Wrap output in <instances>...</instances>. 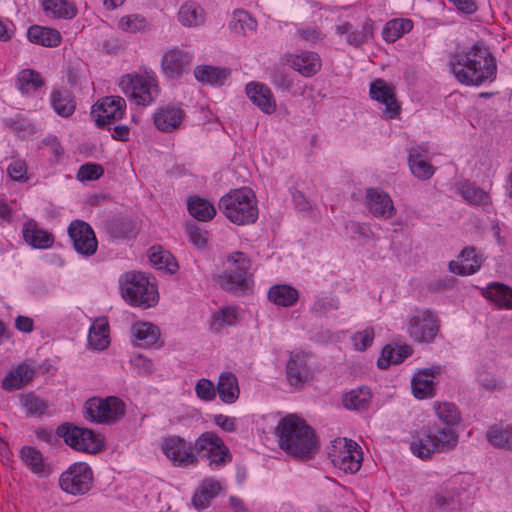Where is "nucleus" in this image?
<instances>
[{"label": "nucleus", "mask_w": 512, "mask_h": 512, "mask_svg": "<svg viewBox=\"0 0 512 512\" xmlns=\"http://www.w3.org/2000/svg\"><path fill=\"white\" fill-rule=\"evenodd\" d=\"M148 256L151 264L158 270H165L173 274L178 269V263L174 256L168 251L162 250L161 247H152Z\"/></svg>", "instance_id": "79ce46f5"}, {"label": "nucleus", "mask_w": 512, "mask_h": 512, "mask_svg": "<svg viewBox=\"0 0 512 512\" xmlns=\"http://www.w3.org/2000/svg\"><path fill=\"white\" fill-rule=\"evenodd\" d=\"M187 232H188L190 241L194 245H196L198 247H203L206 245V243H207L206 232H203L198 226L189 225L187 227Z\"/></svg>", "instance_id": "338daca9"}, {"label": "nucleus", "mask_w": 512, "mask_h": 512, "mask_svg": "<svg viewBox=\"0 0 512 512\" xmlns=\"http://www.w3.org/2000/svg\"><path fill=\"white\" fill-rule=\"evenodd\" d=\"M23 462L34 472L41 473L44 470L43 456L40 451L32 447H23L21 450Z\"/></svg>", "instance_id": "5fc2aeb1"}, {"label": "nucleus", "mask_w": 512, "mask_h": 512, "mask_svg": "<svg viewBox=\"0 0 512 512\" xmlns=\"http://www.w3.org/2000/svg\"><path fill=\"white\" fill-rule=\"evenodd\" d=\"M21 402L27 413L30 415H43L48 408L47 403L34 393L23 395L21 397Z\"/></svg>", "instance_id": "6e6d98bb"}, {"label": "nucleus", "mask_w": 512, "mask_h": 512, "mask_svg": "<svg viewBox=\"0 0 512 512\" xmlns=\"http://www.w3.org/2000/svg\"><path fill=\"white\" fill-rule=\"evenodd\" d=\"M365 198L367 208L373 216L390 219L396 214V208L387 192L379 188H368Z\"/></svg>", "instance_id": "6ab92c4d"}, {"label": "nucleus", "mask_w": 512, "mask_h": 512, "mask_svg": "<svg viewBox=\"0 0 512 512\" xmlns=\"http://www.w3.org/2000/svg\"><path fill=\"white\" fill-rule=\"evenodd\" d=\"M298 298V291L294 287L286 284L274 285L268 291L269 301L277 306H293L297 302Z\"/></svg>", "instance_id": "f704fd0d"}, {"label": "nucleus", "mask_w": 512, "mask_h": 512, "mask_svg": "<svg viewBox=\"0 0 512 512\" xmlns=\"http://www.w3.org/2000/svg\"><path fill=\"white\" fill-rule=\"evenodd\" d=\"M121 295L133 306L148 308L158 302L156 286L141 272H126L119 280Z\"/></svg>", "instance_id": "20e7f679"}, {"label": "nucleus", "mask_w": 512, "mask_h": 512, "mask_svg": "<svg viewBox=\"0 0 512 512\" xmlns=\"http://www.w3.org/2000/svg\"><path fill=\"white\" fill-rule=\"evenodd\" d=\"M35 372L32 365L27 362L21 363L6 375L2 381V388L9 392L21 389L33 380Z\"/></svg>", "instance_id": "393cba45"}, {"label": "nucleus", "mask_w": 512, "mask_h": 512, "mask_svg": "<svg viewBox=\"0 0 512 512\" xmlns=\"http://www.w3.org/2000/svg\"><path fill=\"white\" fill-rule=\"evenodd\" d=\"M27 37L30 42L45 47H56L61 42L59 31L38 25H33L28 29Z\"/></svg>", "instance_id": "473e14b6"}, {"label": "nucleus", "mask_w": 512, "mask_h": 512, "mask_svg": "<svg viewBox=\"0 0 512 512\" xmlns=\"http://www.w3.org/2000/svg\"><path fill=\"white\" fill-rule=\"evenodd\" d=\"M187 208L192 217L199 221H209L214 218L216 209L208 200L192 196L187 200Z\"/></svg>", "instance_id": "e433bc0d"}, {"label": "nucleus", "mask_w": 512, "mask_h": 512, "mask_svg": "<svg viewBox=\"0 0 512 512\" xmlns=\"http://www.w3.org/2000/svg\"><path fill=\"white\" fill-rule=\"evenodd\" d=\"M437 369H423L412 378V392L418 399L431 398L434 396V376L439 373Z\"/></svg>", "instance_id": "cd10ccee"}, {"label": "nucleus", "mask_w": 512, "mask_h": 512, "mask_svg": "<svg viewBox=\"0 0 512 512\" xmlns=\"http://www.w3.org/2000/svg\"><path fill=\"white\" fill-rule=\"evenodd\" d=\"M461 196L472 205L488 206L490 204V196L483 189L475 186L470 182L460 183L458 188Z\"/></svg>", "instance_id": "a18cd8bd"}, {"label": "nucleus", "mask_w": 512, "mask_h": 512, "mask_svg": "<svg viewBox=\"0 0 512 512\" xmlns=\"http://www.w3.org/2000/svg\"><path fill=\"white\" fill-rule=\"evenodd\" d=\"M286 373L288 382L294 386L312 379L313 373L307 364V355L303 351H295L290 354Z\"/></svg>", "instance_id": "412c9836"}, {"label": "nucleus", "mask_w": 512, "mask_h": 512, "mask_svg": "<svg viewBox=\"0 0 512 512\" xmlns=\"http://www.w3.org/2000/svg\"><path fill=\"white\" fill-rule=\"evenodd\" d=\"M126 102L120 96H107L93 105L91 116L97 126H105L120 120L125 112Z\"/></svg>", "instance_id": "2eb2a0df"}, {"label": "nucleus", "mask_w": 512, "mask_h": 512, "mask_svg": "<svg viewBox=\"0 0 512 512\" xmlns=\"http://www.w3.org/2000/svg\"><path fill=\"white\" fill-rule=\"evenodd\" d=\"M192 60L193 57L189 52L173 48L164 53L161 67L167 77L175 78L189 70Z\"/></svg>", "instance_id": "aec40b11"}, {"label": "nucleus", "mask_w": 512, "mask_h": 512, "mask_svg": "<svg viewBox=\"0 0 512 512\" xmlns=\"http://www.w3.org/2000/svg\"><path fill=\"white\" fill-rule=\"evenodd\" d=\"M125 412V403L114 396L105 399L93 397L84 405L85 419L101 424H113L123 418Z\"/></svg>", "instance_id": "0eeeda50"}, {"label": "nucleus", "mask_w": 512, "mask_h": 512, "mask_svg": "<svg viewBox=\"0 0 512 512\" xmlns=\"http://www.w3.org/2000/svg\"><path fill=\"white\" fill-rule=\"evenodd\" d=\"M337 308V300L330 296L318 298L313 306L312 311L317 314H325L326 312Z\"/></svg>", "instance_id": "69168bd1"}, {"label": "nucleus", "mask_w": 512, "mask_h": 512, "mask_svg": "<svg viewBox=\"0 0 512 512\" xmlns=\"http://www.w3.org/2000/svg\"><path fill=\"white\" fill-rule=\"evenodd\" d=\"M288 64L302 76L311 77L321 69V59L316 52L302 51L287 55Z\"/></svg>", "instance_id": "4be33fe9"}, {"label": "nucleus", "mask_w": 512, "mask_h": 512, "mask_svg": "<svg viewBox=\"0 0 512 512\" xmlns=\"http://www.w3.org/2000/svg\"><path fill=\"white\" fill-rule=\"evenodd\" d=\"M195 391L202 400L211 401L215 398L216 390L214 384L208 379H200L195 386Z\"/></svg>", "instance_id": "e2e57ef3"}, {"label": "nucleus", "mask_w": 512, "mask_h": 512, "mask_svg": "<svg viewBox=\"0 0 512 512\" xmlns=\"http://www.w3.org/2000/svg\"><path fill=\"white\" fill-rule=\"evenodd\" d=\"M483 295L499 308L512 309V288L498 282L488 284Z\"/></svg>", "instance_id": "72a5a7b5"}, {"label": "nucleus", "mask_w": 512, "mask_h": 512, "mask_svg": "<svg viewBox=\"0 0 512 512\" xmlns=\"http://www.w3.org/2000/svg\"><path fill=\"white\" fill-rule=\"evenodd\" d=\"M374 23L371 19H367L362 24L360 30H351L346 40L350 45L360 46L367 42L373 36Z\"/></svg>", "instance_id": "864d4df0"}, {"label": "nucleus", "mask_w": 512, "mask_h": 512, "mask_svg": "<svg viewBox=\"0 0 512 512\" xmlns=\"http://www.w3.org/2000/svg\"><path fill=\"white\" fill-rule=\"evenodd\" d=\"M459 261H451L449 269L459 275H471L477 272L483 262L481 254L476 253L474 247H466L462 250Z\"/></svg>", "instance_id": "b1692460"}, {"label": "nucleus", "mask_w": 512, "mask_h": 512, "mask_svg": "<svg viewBox=\"0 0 512 512\" xmlns=\"http://www.w3.org/2000/svg\"><path fill=\"white\" fill-rule=\"evenodd\" d=\"M412 353V348L408 345L393 347L387 345L383 348L381 357L378 359L377 364L381 369L388 368L391 364H399L403 362Z\"/></svg>", "instance_id": "4c0bfd02"}, {"label": "nucleus", "mask_w": 512, "mask_h": 512, "mask_svg": "<svg viewBox=\"0 0 512 512\" xmlns=\"http://www.w3.org/2000/svg\"><path fill=\"white\" fill-rule=\"evenodd\" d=\"M68 234L77 253L83 256H91L96 252L98 242L93 229L88 223L82 220L71 222L68 227Z\"/></svg>", "instance_id": "dca6fc26"}, {"label": "nucleus", "mask_w": 512, "mask_h": 512, "mask_svg": "<svg viewBox=\"0 0 512 512\" xmlns=\"http://www.w3.org/2000/svg\"><path fill=\"white\" fill-rule=\"evenodd\" d=\"M161 449L174 466L188 467L197 465L194 443L192 444L178 435H169L163 438Z\"/></svg>", "instance_id": "ddd939ff"}, {"label": "nucleus", "mask_w": 512, "mask_h": 512, "mask_svg": "<svg viewBox=\"0 0 512 512\" xmlns=\"http://www.w3.org/2000/svg\"><path fill=\"white\" fill-rule=\"evenodd\" d=\"M371 391L366 387L353 389L343 396V404L347 409L364 411L371 402Z\"/></svg>", "instance_id": "ea45409f"}, {"label": "nucleus", "mask_w": 512, "mask_h": 512, "mask_svg": "<svg viewBox=\"0 0 512 512\" xmlns=\"http://www.w3.org/2000/svg\"><path fill=\"white\" fill-rule=\"evenodd\" d=\"M374 335V329L371 327H367L363 331L354 334L352 340L355 349L359 351L366 350L372 344Z\"/></svg>", "instance_id": "052dcab7"}, {"label": "nucleus", "mask_w": 512, "mask_h": 512, "mask_svg": "<svg viewBox=\"0 0 512 512\" xmlns=\"http://www.w3.org/2000/svg\"><path fill=\"white\" fill-rule=\"evenodd\" d=\"M448 68L458 82L467 86L491 83L497 75L496 59L481 41L450 53Z\"/></svg>", "instance_id": "f257e3e1"}, {"label": "nucleus", "mask_w": 512, "mask_h": 512, "mask_svg": "<svg viewBox=\"0 0 512 512\" xmlns=\"http://www.w3.org/2000/svg\"><path fill=\"white\" fill-rule=\"evenodd\" d=\"M218 207L231 222L237 225L254 223L258 218L255 194L247 187L232 190L221 197Z\"/></svg>", "instance_id": "7ed1b4c3"}, {"label": "nucleus", "mask_w": 512, "mask_h": 512, "mask_svg": "<svg viewBox=\"0 0 512 512\" xmlns=\"http://www.w3.org/2000/svg\"><path fill=\"white\" fill-rule=\"evenodd\" d=\"M271 81L274 85L283 90H289L292 86L291 80L281 70H273L271 73Z\"/></svg>", "instance_id": "774afa93"}, {"label": "nucleus", "mask_w": 512, "mask_h": 512, "mask_svg": "<svg viewBox=\"0 0 512 512\" xmlns=\"http://www.w3.org/2000/svg\"><path fill=\"white\" fill-rule=\"evenodd\" d=\"M221 489L218 480L214 478L203 480L193 495L192 503L194 507L198 510L207 508L210 501L219 494Z\"/></svg>", "instance_id": "c756f323"}, {"label": "nucleus", "mask_w": 512, "mask_h": 512, "mask_svg": "<svg viewBox=\"0 0 512 512\" xmlns=\"http://www.w3.org/2000/svg\"><path fill=\"white\" fill-rule=\"evenodd\" d=\"M435 505L443 510H455L459 508V494L455 489L446 490L435 496Z\"/></svg>", "instance_id": "4d7b16f0"}, {"label": "nucleus", "mask_w": 512, "mask_h": 512, "mask_svg": "<svg viewBox=\"0 0 512 512\" xmlns=\"http://www.w3.org/2000/svg\"><path fill=\"white\" fill-rule=\"evenodd\" d=\"M195 78L204 84L222 85L229 75V70L210 65L197 66L194 70Z\"/></svg>", "instance_id": "58836bf2"}, {"label": "nucleus", "mask_w": 512, "mask_h": 512, "mask_svg": "<svg viewBox=\"0 0 512 512\" xmlns=\"http://www.w3.org/2000/svg\"><path fill=\"white\" fill-rule=\"evenodd\" d=\"M408 162L412 174L420 180H427L434 174V167L427 161V150L422 146L409 150Z\"/></svg>", "instance_id": "bb28decb"}, {"label": "nucleus", "mask_w": 512, "mask_h": 512, "mask_svg": "<svg viewBox=\"0 0 512 512\" xmlns=\"http://www.w3.org/2000/svg\"><path fill=\"white\" fill-rule=\"evenodd\" d=\"M130 362L139 375L147 376L154 372V364L152 360L146 358L142 354L134 355Z\"/></svg>", "instance_id": "680f3d73"}, {"label": "nucleus", "mask_w": 512, "mask_h": 512, "mask_svg": "<svg viewBox=\"0 0 512 512\" xmlns=\"http://www.w3.org/2000/svg\"><path fill=\"white\" fill-rule=\"evenodd\" d=\"M184 118V110L180 106L171 104L159 107L152 116L155 127L164 133H172L179 130Z\"/></svg>", "instance_id": "a211bd4d"}, {"label": "nucleus", "mask_w": 512, "mask_h": 512, "mask_svg": "<svg viewBox=\"0 0 512 512\" xmlns=\"http://www.w3.org/2000/svg\"><path fill=\"white\" fill-rule=\"evenodd\" d=\"M229 28L236 34L247 35L256 30L257 21L247 11L235 10L231 16Z\"/></svg>", "instance_id": "a19ab883"}, {"label": "nucleus", "mask_w": 512, "mask_h": 512, "mask_svg": "<svg viewBox=\"0 0 512 512\" xmlns=\"http://www.w3.org/2000/svg\"><path fill=\"white\" fill-rule=\"evenodd\" d=\"M458 440V434L450 427L434 431L429 429L423 437L414 439L411 451L421 459H428L435 452L444 453L455 449Z\"/></svg>", "instance_id": "39448f33"}, {"label": "nucleus", "mask_w": 512, "mask_h": 512, "mask_svg": "<svg viewBox=\"0 0 512 512\" xmlns=\"http://www.w3.org/2000/svg\"><path fill=\"white\" fill-rule=\"evenodd\" d=\"M46 15L54 18L71 19L76 15L75 6L67 0H42Z\"/></svg>", "instance_id": "c03bdc74"}, {"label": "nucleus", "mask_w": 512, "mask_h": 512, "mask_svg": "<svg viewBox=\"0 0 512 512\" xmlns=\"http://www.w3.org/2000/svg\"><path fill=\"white\" fill-rule=\"evenodd\" d=\"M22 234L25 242L35 249L50 248L54 242L53 235L42 229L33 219H28L24 223Z\"/></svg>", "instance_id": "5701e85b"}, {"label": "nucleus", "mask_w": 512, "mask_h": 512, "mask_svg": "<svg viewBox=\"0 0 512 512\" xmlns=\"http://www.w3.org/2000/svg\"><path fill=\"white\" fill-rule=\"evenodd\" d=\"M119 86L127 97L142 106L153 103L160 92L156 77L149 73L124 75Z\"/></svg>", "instance_id": "423d86ee"}, {"label": "nucleus", "mask_w": 512, "mask_h": 512, "mask_svg": "<svg viewBox=\"0 0 512 512\" xmlns=\"http://www.w3.org/2000/svg\"><path fill=\"white\" fill-rule=\"evenodd\" d=\"M328 456L335 467L351 474L360 469L363 460L359 445L347 438L333 440Z\"/></svg>", "instance_id": "1a4fd4ad"}, {"label": "nucleus", "mask_w": 512, "mask_h": 512, "mask_svg": "<svg viewBox=\"0 0 512 512\" xmlns=\"http://www.w3.org/2000/svg\"><path fill=\"white\" fill-rule=\"evenodd\" d=\"M51 104L54 111L62 117H69L75 111V102L68 90H54L51 94Z\"/></svg>", "instance_id": "37998d69"}, {"label": "nucleus", "mask_w": 512, "mask_h": 512, "mask_svg": "<svg viewBox=\"0 0 512 512\" xmlns=\"http://www.w3.org/2000/svg\"><path fill=\"white\" fill-rule=\"evenodd\" d=\"M206 13L202 6L195 1H186L178 11V21L185 27H198L205 23Z\"/></svg>", "instance_id": "c85d7f7f"}, {"label": "nucleus", "mask_w": 512, "mask_h": 512, "mask_svg": "<svg viewBox=\"0 0 512 512\" xmlns=\"http://www.w3.org/2000/svg\"><path fill=\"white\" fill-rule=\"evenodd\" d=\"M132 334L139 341V346L150 348L158 344L160 339L159 328L150 322H137L132 326Z\"/></svg>", "instance_id": "2f4dec72"}, {"label": "nucleus", "mask_w": 512, "mask_h": 512, "mask_svg": "<svg viewBox=\"0 0 512 512\" xmlns=\"http://www.w3.org/2000/svg\"><path fill=\"white\" fill-rule=\"evenodd\" d=\"M103 172L104 170L101 165L87 163L79 168L77 178L80 181L96 180L102 176Z\"/></svg>", "instance_id": "bf43d9fd"}, {"label": "nucleus", "mask_w": 512, "mask_h": 512, "mask_svg": "<svg viewBox=\"0 0 512 512\" xmlns=\"http://www.w3.org/2000/svg\"><path fill=\"white\" fill-rule=\"evenodd\" d=\"M249 99L264 113H273L276 109V101L271 90L264 84L251 82L246 86Z\"/></svg>", "instance_id": "a878e982"}, {"label": "nucleus", "mask_w": 512, "mask_h": 512, "mask_svg": "<svg viewBox=\"0 0 512 512\" xmlns=\"http://www.w3.org/2000/svg\"><path fill=\"white\" fill-rule=\"evenodd\" d=\"M57 435L75 450L96 453L101 450L102 443L98 436L88 428H81L69 423L57 428Z\"/></svg>", "instance_id": "f8f14e48"}, {"label": "nucleus", "mask_w": 512, "mask_h": 512, "mask_svg": "<svg viewBox=\"0 0 512 512\" xmlns=\"http://www.w3.org/2000/svg\"><path fill=\"white\" fill-rule=\"evenodd\" d=\"M118 26L125 32L136 33L145 30L147 21L140 15L132 14L122 17L119 20Z\"/></svg>", "instance_id": "13d9d810"}, {"label": "nucleus", "mask_w": 512, "mask_h": 512, "mask_svg": "<svg viewBox=\"0 0 512 512\" xmlns=\"http://www.w3.org/2000/svg\"><path fill=\"white\" fill-rule=\"evenodd\" d=\"M412 28L413 23L409 19L390 20L383 28V39L388 43L395 42L402 35L409 32Z\"/></svg>", "instance_id": "49530a36"}, {"label": "nucleus", "mask_w": 512, "mask_h": 512, "mask_svg": "<svg viewBox=\"0 0 512 512\" xmlns=\"http://www.w3.org/2000/svg\"><path fill=\"white\" fill-rule=\"evenodd\" d=\"M8 175L14 181L27 180V168L25 162L21 160L13 161L7 168Z\"/></svg>", "instance_id": "0e129e2a"}, {"label": "nucleus", "mask_w": 512, "mask_h": 512, "mask_svg": "<svg viewBox=\"0 0 512 512\" xmlns=\"http://www.w3.org/2000/svg\"><path fill=\"white\" fill-rule=\"evenodd\" d=\"M43 85L40 74L32 69L22 70L17 77V86L22 94L35 92Z\"/></svg>", "instance_id": "de8ad7c7"}, {"label": "nucleus", "mask_w": 512, "mask_h": 512, "mask_svg": "<svg viewBox=\"0 0 512 512\" xmlns=\"http://www.w3.org/2000/svg\"><path fill=\"white\" fill-rule=\"evenodd\" d=\"M487 437L493 446L512 450V428H491L487 433Z\"/></svg>", "instance_id": "603ef678"}, {"label": "nucleus", "mask_w": 512, "mask_h": 512, "mask_svg": "<svg viewBox=\"0 0 512 512\" xmlns=\"http://www.w3.org/2000/svg\"><path fill=\"white\" fill-rule=\"evenodd\" d=\"M194 452L197 455V463L199 458H206L211 469H219L232 459L224 441L212 431L199 435L194 442Z\"/></svg>", "instance_id": "6e6552de"}, {"label": "nucleus", "mask_w": 512, "mask_h": 512, "mask_svg": "<svg viewBox=\"0 0 512 512\" xmlns=\"http://www.w3.org/2000/svg\"><path fill=\"white\" fill-rule=\"evenodd\" d=\"M108 231L115 238H127L136 234V227L131 220L116 219L108 224Z\"/></svg>", "instance_id": "3c124183"}, {"label": "nucleus", "mask_w": 512, "mask_h": 512, "mask_svg": "<svg viewBox=\"0 0 512 512\" xmlns=\"http://www.w3.org/2000/svg\"><path fill=\"white\" fill-rule=\"evenodd\" d=\"M434 410L438 419L447 427L454 426L460 422V412L455 404L450 402L435 403Z\"/></svg>", "instance_id": "09e8293b"}, {"label": "nucleus", "mask_w": 512, "mask_h": 512, "mask_svg": "<svg viewBox=\"0 0 512 512\" xmlns=\"http://www.w3.org/2000/svg\"><path fill=\"white\" fill-rule=\"evenodd\" d=\"M228 261L232 263L231 271L218 276L220 286L230 292H243L249 288L250 280L248 270L250 261L242 252H235Z\"/></svg>", "instance_id": "9b49d317"}, {"label": "nucleus", "mask_w": 512, "mask_h": 512, "mask_svg": "<svg viewBox=\"0 0 512 512\" xmlns=\"http://www.w3.org/2000/svg\"><path fill=\"white\" fill-rule=\"evenodd\" d=\"M276 435L280 448L298 459H311L319 449L313 428L294 414L287 415L278 422Z\"/></svg>", "instance_id": "f03ea898"}, {"label": "nucleus", "mask_w": 512, "mask_h": 512, "mask_svg": "<svg viewBox=\"0 0 512 512\" xmlns=\"http://www.w3.org/2000/svg\"><path fill=\"white\" fill-rule=\"evenodd\" d=\"M238 320L237 310L233 307H224L213 315L212 329L219 332L226 326L234 325Z\"/></svg>", "instance_id": "8fccbe9b"}, {"label": "nucleus", "mask_w": 512, "mask_h": 512, "mask_svg": "<svg viewBox=\"0 0 512 512\" xmlns=\"http://www.w3.org/2000/svg\"><path fill=\"white\" fill-rule=\"evenodd\" d=\"M369 95L372 100L385 106L384 117L396 118L400 113V105L397 102L395 88L381 78H377L370 84Z\"/></svg>", "instance_id": "f3484780"}, {"label": "nucleus", "mask_w": 512, "mask_h": 512, "mask_svg": "<svg viewBox=\"0 0 512 512\" xmlns=\"http://www.w3.org/2000/svg\"><path fill=\"white\" fill-rule=\"evenodd\" d=\"M109 324L106 318H97L90 327L89 345L96 350H103L109 345Z\"/></svg>", "instance_id": "c9c22d12"}, {"label": "nucleus", "mask_w": 512, "mask_h": 512, "mask_svg": "<svg viewBox=\"0 0 512 512\" xmlns=\"http://www.w3.org/2000/svg\"><path fill=\"white\" fill-rule=\"evenodd\" d=\"M93 483V473L86 463H74L63 472L59 479L60 487L66 493L83 495L88 492Z\"/></svg>", "instance_id": "4468645a"}, {"label": "nucleus", "mask_w": 512, "mask_h": 512, "mask_svg": "<svg viewBox=\"0 0 512 512\" xmlns=\"http://www.w3.org/2000/svg\"><path fill=\"white\" fill-rule=\"evenodd\" d=\"M216 390L224 403L232 404L236 402L240 394L237 377L231 372L221 373Z\"/></svg>", "instance_id": "7c9ffc66"}, {"label": "nucleus", "mask_w": 512, "mask_h": 512, "mask_svg": "<svg viewBox=\"0 0 512 512\" xmlns=\"http://www.w3.org/2000/svg\"><path fill=\"white\" fill-rule=\"evenodd\" d=\"M440 330L438 316L430 309H419L411 314L407 321L410 338L418 343H430Z\"/></svg>", "instance_id": "9d476101"}]
</instances>
